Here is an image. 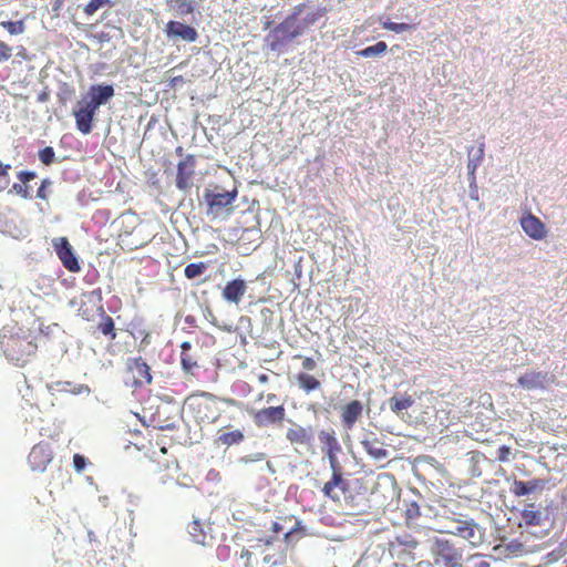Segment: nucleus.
<instances>
[{"label":"nucleus","instance_id":"f257e3e1","mask_svg":"<svg viewBox=\"0 0 567 567\" xmlns=\"http://www.w3.org/2000/svg\"><path fill=\"white\" fill-rule=\"evenodd\" d=\"M319 441L322 444L332 472L331 478L323 485L321 491L326 497L338 503L340 502V494L337 491L344 494L349 489V483L343 477L342 467L337 457L341 446L333 430L320 431Z\"/></svg>","mask_w":567,"mask_h":567},{"label":"nucleus","instance_id":"f03ea898","mask_svg":"<svg viewBox=\"0 0 567 567\" xmlns=\"http://www.w3.org/2000/svg\"><path fill=\"white\" fill-rule=\"evenodd\" d=\"M188 412L198 424H215L226 412L225 406H239L231 398H218L208 392L192 394L185 400Z\"/></svg>","mask_w":567,"mask_h":567},{"label":"nucleus","instance_id":"7ed1b4c3","mask_svg":"<svg viewBox=\"0 0 567 567\" xmlns=\"http://www.w3.org/2000/svg\"><path fill=\"white\" fill-rule=\"evenodd\" d=\"M0 343L7 359L19 367L27 364L38 351L37 336L30 329L4 330Z\"/></svg>","mask_w":567,"mask_h":567},{"label":"nucleus","instance_id":"20e7f679","mask_svg":"<svg viewBox=\"0 0 567 567\" xmlns=\"http://www.w3.org/2000/svg\"><path fill=\"white\" fill-rule=\"evenodd\" d=\"M306 8V3L296 6L293 11L266 35L265 41L271 51H281L287 43L303 34L299 17Z\"/></svg>","mask_w":567,"mask_h":567},{"label":"nucleus","instance_id":"39448f33","mask_svg":"<svg viewBox=\"0 0 567 567\" xmlns=\"http://www.w3.org/2000/svg\"><path fill=\"white\" fill-rule=\"evenodd\" d=\"M237 190H223L219 192L218 187L215 189H206L204 193V200L207 205V216L216 219L224 213L229 214L233 203L236 200Z\"/></svg>","mask_w":567,"mask_h":567},{"label":"nucleus","instance_id":"423d86ee","mask_svg":"<svg viewBox=\"0 0 567 567\" xmlns=\"http://www.w3.org/2000/svg\"><path fill=\"white\" fill-rule=\"evenodd\" d=\"M432 554L437 565L443 567L461 566L462 551L449 539L436 538L433 543Z\"/></svg>","mask_w":567,"mask_h":567},{"label":"nucleus","instance_id":"0eeeda50","mask_svg":"<svg viewBox=\"0 0 567 567\" xmlns=\"http://www.w3.org/2000/svg\"><path fill=\"white\" fill-rule=\"evenodd\" d=\"M254 424L259 429L279 426L286 417L284 404L254 410L251 413Z\"/></svg>","mask_w":567,"mask_h":567},{"label":"nucleus","instance_id":"6e6552de","mask_svg":"<svg viewBox=\"0 0 567 567\" xmlns=\"http://www.w3.org/2000/svg\"><path fill=\"white\" fill-rule=\"evenodd\" d=\"M54 456L53 449L48 442H40L35 444L29 455L28 464L34 472H44Z\"/></svg>","mask_w":567,"mask_h":567},{"label":"nucleus","instance_id":"1a4fd4ad","mask_svg":"<svg viewBox=\"0 0 567 567\" xmlns=\"http://www.w3.org/2000/svg\"><path fill=\"white\" fill-rule=\"evenodd\" d=\"M78 315L86 321L94 320L95 316L104 315L100 290L83 295Z\"/></svg>","mask_w":567,"mask_h":567},{"label":"nucleus","instance_id":"9d476101","mask_svg":"<svg viewBox=\"0 0 567 567\" xmlns=\"http://www.w3.org/2000/svg\"><path fill=\"white\" fill-rule=\"evenodd\" d=\"M53 247L62 265L69 271L79 272L81 270L79 260L66 237H59L53 239Z\"/></svg>","mask_w":567,"mask_h":567},{"label":"nucleus","instance_id":"9b49d317","mask_svg":"<svg viewBox=\"0 0 567 567\" xmlns=\"http://www.w3.org/2000/svg\"><path fill=\"white\" fill-rule=\"evenodd\" d=\"M127 371L134 386L152 383L151 368L141 357L127 360Z\"/></svg>","mask_w":567,"mask_h":567},{"label":"nucleus","instance_id":"f8f14e48","mask_svg":"<svg viewBox=\"0 0 567 567\" xmlns=\"http://www.w3.org/2000/svg\"><path fill=\"white\" fill-rule=\"evenodd\" d=\"M196 158L194 155H187L177 164L176 187L181 190H187L193 185L195 175Z\"/></svg>","mask_w":567,"mask_h":567},{"label":"nucleus","instance_id":"ddd939ff","mask_svg":"<svg viewBox=\"0 0 567 567\" xmlns=\"http://www.w3.org/2000/svg\"><path fill=\"white\" fill-rule=\"evenodd\" d=\"M454 524L453 528L447 530V533L467 539L473 545L481 542L478 526L474 519H455Z\"/></svg>","mask_w":567,"mask_h":567},{"label":"nucleus","instance_id":"4468645a","mask_svg":"<svg viewBox=\"0 0 567 567\" xmlns=\"http://www.w3.org/2000/svg\"><path fill=\"white\" fill-rule=\"evenodd\" d=\"M247 284L241 278L228 281L221 290V297L229 303L239 305L247 291Z\"/></svg>","mask_w":567,"mask_h":567},{"label":"nucleus","instance_id":"2eb2a0df","mask_svg":"<svg viewBox=\"0 0 567 567\" xmlns=\"http://www.w3.org/2000/svg\"><path fill=\"white\" fill-rule=\"evenodd\" d=\"M165 32L169 39H182L187 42H194L198 37L197 31L193 27L178 21L167 22Z\"/></svg>","mask_w":567,"mask_h":567},{"label":"nucleus","instance_id":"dca6fc26","mask_svg":"<svg viewBox=\"0 0 567 567\" xmlns=\"http://www.w3.org/2000/svg\"><path fill=\"white\" fill-rule=\"evenodd\" d=\"M96 110L92 107L89 103H80L79 110L73 112L76 123V128L83 133L89 134L92 131V122L94 118Z\"/></svg>","mask_w":567,"mask_h":567},{"label":"nucleus","instance_id":"f3484780","mask_svg":"<svg viewBox=\"0 0 567 567\" xmlns=\"http://www.w3.org/2000/svg\"><path fill=\"white\" fill-rule=\"evenodd\" d=\"M520 226L526 235L535 240H542L547 236L545 224L532 214L522 217Z\"/></svg>","mask_w":567,"mask_h":567},{"label":"nucleus","instance_id":"a211bd4d","mask_svg":"<svg viewBox=\"0 0 567 567\" xmlns=\"http://www.w3.org/2000/svg\"><path fill=\"white\" fill-rule=\"evenodd\" d=\"M89 94L91 99L86 103H89L92 107L97 110L100 105L105 104L111 97L114 96V87L111 84L92 85L90 87Z\"/></svg>","mask_w":567,"mask_h":567},{"label":"nucleus","instance_id":"6ab92c4d","mask_svg":"<svg viewBox=\"0 0 567 567\" xmlns=\"http://www.w3.org/2000/svg\"><path fill=\"white\" fill-rule=\"evenodd\" d=\"M363 412V405L359 400H353L346 404L341 409L340 419L342 424L347 429H352V426L359 421Z\"/></svg>","mask_w":567,"mask_h":567},{"label":"nucleus","instance_id":"aec40b11","mask_svg":"<svg viewBox=\"0 0 567 567\" xmlns=\"http://www.w3.org/2000/svg\"><path fill=\"white\" fill-rule=\"evenodd\" d=\"M544 487L545 481L540 478H533L526 482L515 480L511 486V493L516 497H520L524 495L533 494L537 491H542Z\"/></svg>","mask_w":567,"mask_h":567},{"label":"nucleus","instance_id":"412c9836","mask_svg":"<svg viewBox=\"0 0 567 567\" xmlns=\"http://www.w3.org/2000/svg\"><path fill=\"white\" fill-rule=\"evenodd\" d=\"M363 450L374 460H383L388 456L384 444L377 437L374 433H370L361 441Z\"/></svg>","mask_w":567,"mask_h":567},{"label":"nucleus","instance_id":"4be33fe9","mask_svg":"<svg viewBox=\"0 0 567 567\" xmlns=\"http://www.w3.org/2000/svg\"><path fill=\"white\" fill-rule=\"evenodd\" d=\"M517 381L525 390L544 389L548 383V373L530 371L519 377Z\"/></svg>","mask_w":567,"mask_h":567},{"label":"nucleus","instance_id":"5701e85b","mask_svg":"<svg viewBox=\"0 0 567 567\" xmlns=\"http://www.w3.org/2000/svg\"><path fill=\"white\" fill-rule=\"evenodd\" d=\"M312 430L310 427H303L301 425H293L286 432V439L296 445H308L312 441Z\"/></svg>","mask_w":567,"mask_h":567},{"label":"nucleus","instance_id":"b1692460","mask_svg":"<svg viewBox=\"0 0 567 567\" xmlns=\"http://www.w3.org/2000/svg\"><path fill=\"white\" fill-rule=\"evenodd\" d=\"M520 516L527 526H540L544 522L543 511L534 503L526 504Z\"/></svg>","mask_w":567,"mask_h":567},{"label":"nucleus","instance_id":"393cba45","mask_svg":"<svg viewBox=\"0 0 567 567\" xmlns=\"http://www.w3.org/2000/svg\"><path fill=\"white\" fill-rule=\"evenodd\" d=\"M244 439L245 435L241 430H219L218 435L215 439V443L220 446H231L241 443Z\"/></svg>","mask_w":567,"mask_h":567},{"label":"nucleus","instance_id":"a878e982","mask_svg":"<svg viewBox=\"0 0 567 567\" xmlns=\"http://www.w3.org/2000/svg\"><path fill=\"white\" fill-rule=\"evenodd\" d=\"M296 381L300 390L305 393H310L321 389V382L318 378L307 372H299L296 375Z\"/></svg>","mask_w":567,"mask_h":567},{"label":"nucleus","instance_id":"bb28decb","mask_svg":"<svg viewBox=\"0 0 567 567\" xmlns=\"http://www.w3.org/2000/svg\"><path fill=\"white\" fill-rule=\"evenodd\" d=\"M413 404L414 399L408 393L394 395L389 400V408L395 414L401 413L403 410L410 409Z\"/></svg>","mask_w":567,"mask_h":567},{"label":"nucleus","instance_id":"cd10ccee","mask_svg":"<svg viewBox=\"0 0 567 567\" xmlns=\"http://www.w3.org/2000/svg\"><path fill=\"white\" fill-rule=\"evenodd\" d=\"M280 520H281V523L280 522H272L271 526H270V530L274 532L275 534L284 533L285 539L288 540L289 537L295 532H297L300 528V522L296 520L295 526L288 528L286 526V524L288 522H291L292 517H290V516L289 517H282V518H280Z\"/></svg>","mask_w":567,"mask_h":567},{"label":"nucleus","instance_id":"c85d7f7f","mask_svg":"<svg viewBox=\"0 0 567 567\" xmlns=\"http://www.w3.org/2000/svg\"><path fill=\"white\" fill-rule=\"evenodd\" d=\"M101 321L97 324V330L105 337H109L110 340H114L116 338V330L114 320L111 316L106 315L104 311V315H100Z\"/></svg>","mask_w":567,"mask_h":567},{"label":"nucleus","instance_id":"c756f323","mask_svg":"<svg viewBox=\"0 0 567 567\" xmlns=\"http://www.w3.org/2000/svg\"><path fill=\"white\" fill-rule=\"evenodd\" d=\"M181 348H182V353H181L182 367H183L184 371L192 372V370L197 367L196 358L188 352L192 348V344H190V342L185 341L182 343Z\"/></svg>","mask_w":567,"mask_h":567},{"label":"nucleus","instance_id":"7c9ffc66","mask_svg":"<svg viewBox=\"0 0 567 567\" xmlns=\"http://www.w3.org/2000/svg\"><path fill=\"white\" fill-rule=\"evenodd\" d=\"M169 6L179 17L192 14L195 11L194 0H169Z\"/></svg>","mask_w":567,"mask_h":567},{"label":"nucleus","instance_id":"2f4dec72","mask_svg":"<svg viewBox=\"0 0 567 567\" xmlns=\"http://www.w3.org/2000/svg\"><path fill=\"white\" fill-rule=\"evenodd\" d=\"M326 13V8H316L313 10L308 11L306 16L302 19H300L301 27H303V32L311 25L316 24Z\"/></svg>","mask_w":567,"mask_h":567},{"label":"nucleus","instance_id":"473e14b6","mask_svg":"<svg viewBox=\"0 0 567 567\" xmlns=\"http://www.w3.org/2000/svg\"><path fill=\"white\" fill-rule=\"evenodd\" d=\"M388 44L384 41H379L374 45H370L358 51L357 54L363 58H372L385 53Z\"/></svg>","mask_w":567,"mask_h":567},{"label":"nucleus","instance_id":"72a5a7b5","mask_svg":"<svg viewBox=\"0 0 567 567\" xmlns=\"http://www.w3.org/2000/svg\"><path fill=\"white\" fill-rule=\"evenodd\" d=\"M207 268L208 265L205 262H192L185 267L184 275L187 279H195L200 277Z\"/></svg>","mask_w":567,"mask_h":567},{"label":"nucleus","instance_id":"f704fd0d","mask_svg":"<svg viewBox=\"0 0 567 567\" xmlns=\"http://www.w3.org/2000/svg\"><path fill=\"white\" fill-rule=\"evenodd\" d=\"M0 25L6 29L10 34L17 35L21 34L25 30L24 22L22 20L19 21H2Z\"/></svg>","mask_w":567,"mask_h":567},{"label":"nucleus","instance_id":"c9c22d12","mask_svg":"<svg viewBox=\"0 0 567 567\" xmlns=\"http://www.w3.org/2000/svg\"><path fill=\"white\" fill-rule=\"evenodd\" d=\"M382 28L389 31H393L395 33H401L411 30L413 27L409 23H396L388 20L382 22Z\"/></svg>","mask_w":567,"mask_h":567},{"label":"nucleus","instance_id":"e433bc0d","mask_svg":"<svg viewBox=\"0 0 567 567\" xmlns=\"http://www.w3.org/2000/svg\"><path fill=\"white\" fill-rule=\"evenodd\" d=\"M17 177L20 181V184H22V188L30 189L28 184L37 178V173L32 171H20L17 174Z\"/></svg>","mask_w":567,"mask_h":567},{"label":"nucleus","instance_id":"4c0bfd02","mask_svg":"<svg viewBox=\"0 0 567 567\" xmlns=\"http://www.w3.org/2000/svg\"><path fill=\"white\" fill-rule=\"evenodd\" d=\"M55 153L53 147L47 146L39 152V158L44 165H51L54 162Z\"/></svg>","mask_w":567,"mask_h":567},{"label":"nucleus","instance_id":"58836bf2","mask_svg":"<svg viewBox=\"0 0 567 567\" xmlns=\"http://www.w3.org/2000/svg\"><path fill=\"white\" fill-rule=\"evenodd\" d=\"M11 169L10 164H3L0 161V192L7 188L9 185V171Z\"/></svg>","mask_w":567,"mask_h":567},{"label":"nucleus","instance_id":"ea45409f","mask_svg":"<svg viewBox=\"0 0 567 567\" xmlns=\"http://www.w3.org/2000/svg\"><path fill=\"white\" fill-rule=\"evenodd\" d=\"M106 3H109V0H91L85 7H84V12L87 14V16H92L101 7L105 6Z\"/></svg>","mask_w":567,"mask_h":567},{"label":"nucleus","instance_id":"a19ab883","mask_svg":"<svg viewBox=\"0 0 567 567\" xmlns=\"http://www.w3.org/2000/svg\"><path fill=\"white\" fill-rule=\"evenodd\" d=\"M9 193L10 194H16L18 196H20L21 198L23 199H30L32 198V194H31V190L30 189H24L22 188V184L20 183H14L12 185V187L9 189Z\"/></svg>","mask_w":567,"mask_h":567},{"label":"nucleus","instance_id":"79ce46f5","mask_svg":"<svg viewBox=\"0 0 567 567\" xmlns=\"http://www.w3.org/2000/svg\"><path fill=\"white\" fill-rule=\"evenodd\" d=\"M293 359H301V367L306 371H312L317 368V362L311 357H302L301 354H295Z\"/></svg>","mask_w":567,"mask_h":567},{"label":"nucleus","instance_id":"37998d69","mask_svg":"<svg viewBox=\"0 0 567 567\" xmlns=\"http://www.w3.org/2000/svg\"><path fill=\"white\" fill-rule=\"evenodd\" d=\"M12 56V48L3 41H0V63L8 61Z\"/></svg>","mask_w":567,"mask_h":567},{"label":"nucleus","instance_id":"c03bdc74","mask_svg":"<svg viewBox=\"0 0 567 567\" xmlns=\"http://www.w3.org/2000/svg\"><path fill=\"white\" fill-rule=\"evenodd\" d=\"M51 184L52 183L49 178L42 179L41 185L37 192V197L40 199L47 200L48 199L47 188L50 187Z\"/></svg>","mask_w":567,"mask_h":567},{"label":"nucleus","instance_id":"a18cd8bd","mask_svg":"<svg viewBox=\"0 0 567 567\" xmlns=\"http://www.w3.org/2000/svg\"><path fill=\"white\" fill-rule=\"evenodd\" d=\"M468 158H477L478 163L481 164L484 158V143H481L477 150H474L473 147L468 148Z\"/></svg>","mask_w":567,"mask_h":567},{"label":"nucleus","instance_id":"49530a36","mask_svg":"<svg viewBox=\"0 0 567 567\" xmlns=\"http://www.w3.org/2000/svg\"><path fill=\"white\" fill-rule=\"evenodd\" d=\"M73 466L75 471L82 472L86 466V458L81 454L73 455Z\"/></svg>","mask_w":567,"mask_h":567},{"label":"nucleus","instance_id":"de8ad7c7","mask_svg":"<svg viewBox=\"0 0 567 567\" xmlns=\"http://www.w3.org/2000/svg\"><path fill=\"white\" fill-rule=\"evenodd\" d=\"M511 454H512V449L507 445H502L498 449L497 460L499 462H507L509 460Z\"/></svg>","mask_w":567,"mask_h":567},{"label":"nucleus","instance_id":"09e8293b","mask_svg":"<svg viewBox=\"0 0 567 567\" xmlns=\"http://www.w3.org/2000/svg\"><path fill=\"white\" fill-rule=\"evenodd\" d=\"M198 527H199V523H198V522H196V520H195V522H193V523H192V526H190L192 530H190L189 533H190V535L194 537V540H195L196 543H198V544H204V542H205V536H204V535L199 536V535H196V534H195V532H198Z\"/></svg>","mask_w":567,"mask_h":567},{"label":"nucleus","instance_id":"8fccbe9b","mask_svg":"<svg viewBox=\"0 0 567 567\" xmlns=\"http://www.w3.org/2000/svg\"><path fill=\"white\" fill-rule=\"evenodd\" d=\"M480 165L481 164L478 163L477 158H468L467 171L468 175L472 176L473 179H475V173Z\"/></svg>","mask_w":567,"mask_h":567},{"label":"nucleus","instance_id":"3c124183","mask_svg":"<svg viewBox=\"0 0 567 567\" xmlns=\"http://www.w3.org/2000/svg\"><path fill=\"white\" fill-rule=\"evenodd\" d=\"M183 83H184V78L182 75H177L169 80L168 87L174 90L178 85H182Z\"/></svg>","mask_w":567,"mask_h":567},{"label":"nucleus","instance_id":"603ef678","mask_svg":"<svg viewBox=\"0 0 567 567\" xmlns=\"http://www.w3.org/2000/svg\"><path fill=\"white\" fill-rule=\"evenodd\" d=\"M398 540H399L402 545H404V546H406V547H409V548H412V549L416 548V547H417V545H419V542H417V540H415V539H410V540L402 542L400 538H398Z\"/></svg>","mask_w":567,"mask_h":567},{"label":"nucleus","instance_id":"864d4df0","mask_svg":"<svg viewBox=\"0 0 567 567\" xmlns=\"http://www.w3.org/2000/svg\"><path fill=\"white\" fill-rule=\"evenodd\" d=\"M258 381H259L260 383H268V381H269V377H268L266 373H260V374L258 375Z\"/></svg>","mask_w":567,"mask_h":567},{"label":"nucleus","instance_id":"5fc2aeb1","mask_svg":"<svg viewBox=\"0 0 567 567\" xmlns=\"http://www.w3.org/2000/svg\"><path fill=\"white\" fill-rule=\"evenodd\" d=\"M277 399V395L275 393H269L267 395V402H271Z\"/></svg>","mask_w":567,"mask_h":567},{"label":"nucleus","instance_id":"6e6d98bb","mask_svg":"<svg viewBox=\"0 0 567 567\" xmlns=\"http://www.w3.org/2000/svg\"><path fill=\"white\" fill-rule=\"evenodd\" d=\"M161 429H169L171 430V429H174V426L171 424H167V425L161 426Z\"/></svg>","mask_w":567,"mask_h":567},{"label":"nucleus","instance_id":"4d7b16f0","mask_svg":"<svg viewBox=\"0 0 567 567\" xmlns=\"http://www.w3.org/2000/svg\"><path fill=\"white\" fill-rule=\"evenodd\" d=\"M482 567H488V564H485V566H482Z\"/></svg>","mask_w":567,"mask_h":567},{"label":"nucleus","instance_id":"13d9d810","mask_svg":"<svg viewBox=\"0 0 567 567\" xmlns=\"http://www.w3.org/2000/svg\"><path fill=\"white\" fill-rule=\"evenodd\" d=\"M482 567H488V564H485V566H482Z\"/></svg>","mask_w":567,"mask_h":567},{"label":"nucleus","instance_id":"bf43d9fd","mask_svg":"<svg viewBox=\"0 0 567 567\" xmlns=\"http://www.w3.org/2000/svg\"><path fill=\"white\" fill-rule=\"evenodd\" d=\"M482 567H488V564H485V566H482Z\"/></svg>","mask_w":567,"mask_h":567}]
</instances>
